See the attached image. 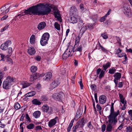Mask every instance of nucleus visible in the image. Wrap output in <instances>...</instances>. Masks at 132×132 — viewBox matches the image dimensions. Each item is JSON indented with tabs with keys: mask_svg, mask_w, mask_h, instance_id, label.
<instances>
[{
	"mask_svg": "<svg viewBox=\"0 0 132 132\" xmlns=\"http://www.w3.org/2000/svg\"><path fill=\"white\" fill-rule=\"evenodd\" d=\"M47 6L45 7V5L43 4H38L36 5L29 7L27 10H25L24 12L19 14L15 17L16 18L18 16H19L20 18L21 16L24 15L23 14V13L29 14L30 15L32 14L38 16L48 14L51 11L52 7L50 4H47Z\"/></svg>",
	"mask_w": 132,
	"mask_h": 132,
	"instance_id": "f257e3e1",
	"label": "nucleus"
},
{
	"mask_svg": "<svg viewBox=\"0 0 132 132\" xmlns=\"http://www.w3.org/2000/svg\"><path fill=\"white\" fill-rule=\"evenodd\" d=\"M14 82V78L11 76H8L6 80L3 81V88L5 89H8L11 86V83Z\"/></svg>",
	"mask_w": 132,
	"mask_h": 132,
	"instance_id": "f03ea898",
	"label": "nucleus"
},
{
	"mask_svg": "<svg viewBox=\"0 0 132 132\" xmlns=\"http://www.w3.org/2000/svg\"><path fill=\"white\" fill-rule=\"evenodd\" d=\"M108 119V121L106 122L107 123L108 122V123L107 126L106 130L110 132L112 130L113 126L116 125L118 122V120L111 119Z\"/></svg>",
	"mask_w": 132,
	"mask_h": 132,
	"instance_id": "7ed1b4c3",
	"label": "nucleus"
},
{
	"mask_svg": "<svg viewBox=\"0 0 132 132\" xmlns=\"http://www.w3.org/2000/svg\"><path fill=\"white\" fill-rule=\"evenodd\" d=\"M50 36V34L48 32L45 33L43 34L40 40V44L42 46H45L47 43Z\"/></svg>",
	"mask_w": 132,
	"mask_h": 132,
	"instance_id": "20e7f679",
	"label": "nucleus"
},
{
	"mask_svg": "<svg viewBox=\"0 0 132 132\" xmlns=\"http://www.w3.org/2000/svg\"><path fill=\"white\" fill-rule=\"evenodd\" d=\"M110 111V113L108 118L117 120V117L119 114V110H118L116 112H115L114 107H111Z\"/></svg>",
	"mask_w": 132,
	"mask_h": 132,
	"instance_id": "39448f33",
	"label": "nucleus"
},
{
	"mask_svg": "<svg viewBox=\"0 0 132 132\" xmlns=\"http://www.w3.org/2000/svg\"><path fill=\"white\" fill-rule=\"evenodd\" d=\"M64 95L62 92H60L59 93H55L52 95V98L55 100L60 101L63 99Z\"/></svg>",
	"mask_w": 132,
	"mask_h": 132,
	"instance_id": "423d86ee",
	"label": "nucleus"
},
{
	"mask_svg": "<svg viewBox=\"0 0 132 132\" xmlns=\"http://www.w3.org/2000/svg\"><path fill=\"white\" fill-rule=\"evenodd\" d=\"M42 109L43 111L47 113L48 114H51L53 112L52 108L49 107L46 105H43L42 107Z\"/></svg>",
	"mask_w": 132,
	"mask_h": 132,
	"instance_id": "0eeeda50",
	"label": "nucleus"
},
{
	"mask_svg": "<svg viewBox=\"0 0 132 132\" xmlns=\"http://www.w3.org/2000/svg\"><path fill=\"white\" fill-rule=\"evenodd\" d=\"M76 51V50H75V47L73 48L72 46H68L65 51L66 53L69 54L70 56H71L73 55V52H75Z\"/></svg>",
	"mask_w": 132,
	"mask_h": 132,
	"instance_id": "6e6552de",
	"label": "nucleus"
},
{
	"mask_svg": "<svg viewBox=\"0 0 132 132\" xmlns=\"http://www.w3.org/2000/svg\"><path fill=\"white\" fill-rule=\"evenodd\" d=\"M11 41H7L4 43L2 44L0 47L3 50H5L7 49L8 46L11 44Z\"/></svg>",
	"mask_w": 132,
	"mask_h": 132,
	"instance_id": "1a4fd4ad",
	"label": "nucleus"
},
{
	"mask_svg": "<svg viewBox=\"0 0 132 132\" xmlns=\"http://www.w3.org/2000/svg\"><path fill=\"white\" fill-rule=\"evenodd\" d=\"M53 11L55 17L57 19H59L60 18L59 16L60 13L57 8L55 6L53 8Z\"/></svg>",
	"mask_w": 132,
	"mask_h": 132,
	"instance_id": "9d476101",
	"label": "nucleus"
},
{
	"mask_svg": "<svg viewBox=\"0 0 132 132\" xmlns=\"http://www.w3.org/2000/svg\"><path fill=\"white\" fill-rule=\"evenodd\" d=\"M121 75L119 72L116 73L114 75V81L115 84L117 85L118 82V80H119L121 77Z\"/></svg>",
	"mask_w": 132,
	"mask_h": 132,
	"instance_id": "9b49d317",
	"label": "nucleus"
},
{
	"mask_svg": "<svg viewBox=\"0 0 132 132\" xmlns=\"http://www.w3.org/2000/svg\"><path fill=\"white\" fill-rule=\"evenodd\" d=\"M58 119V117H56L54 118L48 122V126L50 127H52L55 125L57 122L56 120Z\"/></svg>",
	"mask_w": 132,
	"mask_h": 132,
	"instance_id": "f8f14e48",
	"label": "nucleus"
},
{
	"mask_svg": "<svg viewBox=\"0 0 132 132\" xmlns=\"http://www.w3.org/2000/svg\"><path fill=\"white\" fill-rule=\"evenodd\" d=\"M52 77V73L51 72H48L44 75L43 79L44 80L48 81L50 80Z\"/></svg>",
	"mask_w": 132,
	"mask_h": 132,
	"instance_id": "ddd939ff",
	"label": "nucleus"
},
{
	"mask_svg": "<svg viewBox=\"0 0 132 132\" xmlns=\"http://www.w3.org/2000/svg\"><path fill=\"white\" fill-rule=\"evenodd\" d=\"M10 7L6 8V5L2 7L1 8V11L2 13L1 14V15H4L7 13L9 11Z\"/></svg>",
	"mask_w": 132,
	"mask_h": 132,
	"instance_id": "4468645a",
	"label": "nucleus"
},
{
	"mask_svg": "<svg viewBox=\"0 0 132 132\" xmlns=\"http://www.w3.org/2000/svg\"><path fill=\"white\" fill-rule=\"evenodd\" d=\"M87 119H84L82 118L79 120L78 121L79 124L80 125V128H82L84 127L85 124L86 122Z\"/></svg>",
	"mask_w": 132,
	"mask_h": 132,
	"instance_id": "2eb2a0df",
	"label": "nucleus"
},
{
	"mask_svg": "<svg viewBox=\"0 0 132 132\" xmlns=\"http://www.w3.org/2000/svg\"><path fill=\"white\" fill-rule=\"evenodd\" d=\"M99 102L100 104H103L106 101V98L104 95L101 96L99 97Z\"/></svg>",
	"mask_w": 132,
	"mask_h": 132,
	"instance_id": "dca6fc26",
	"label": "nucleus"
},
{
	"mask_svg": "<svg viewBox=\"0 0 132 132\" xmlns=\"http://www.w3.org/2000/svg\"><path fill=\"white\" fill-rule=\"evenodd\" d=\"M46 26V23L45 22H42L38 24L37 28L38 30H41L44 29Z\"/></svg>",
	"mask_w": 132,
	"mask_h": 132,
	"instance_id": "f3484780",
	"label": "nucleus"
},
{
	"mask_svg": "<svg viewBox=\"0 0 132 132\" xmlns=\"http://www.w3.org/2000/svg\"><path fill=\"white\" fill-rule=\"evenodd\" d=\"M28 52L29 55H32L35 53L36 51L34 47H31L29 48Z\"/></svg>",
	"mask_w": 132,
	"mask_h": 132,
	"instance_id": "a211bd4d",
	"label": "nucleus"
},
{
	"mask_svg": "<svg viewBox=\"0 0 132 132\" xmlns=\"http://www.w3.org/2000/svg\"><path fill=\"white\" fill-rule=\"evenodd\" d=\"M130 11V9L129 6H124L123 11L124 14H128L127 13H129Z\"/></svg>",
	"mask_w": 132,
	"mask_h": 132,
	"instance_id": "6ab92c4d",
	"label": "nucleus"
},
{
	"mask_svg": "<svg viewBox=\"0 0 132 132\" xmlns=\"http://www.w3.org/2000/svg\"><path fill=\"white\" fill-rule=\"evenodd\" d=\"M36 94V92L35 91H32L26 94L24 96L26 97H30L34 96Z\"/></svg>",
	"mask_w": 132,
	"mask_h": 132,
	"instance_id": "aec40b11",
	"label": "nucleus"
},
{
	"mask_svg": "<svg viewBox=\"0 0 132 132\" xmlns=\"http://www.w3.org/2000/svg\"><path fill=\"white\" fill-rule=\"evenodd\" d=\"M41 112L39 111H36L35 112L33 113V116L35 118H39Z\"/></svg>",
	"mask_w": 132,
	"mask_h": 132,
	"instance_id": "412c9836",
	"label": "nucleus"
},
{
	"mask_svg": "<svg viewBox=\"0 0 132 132\" xmlns=\"http://www.w3.org/2000/svg\"><path fill=\"white\" fill-rule=\"evenodd\" d=\"M38 75L37 73H35L31 75L30 80L33 81L36 80L37 78Z\"/></svg>",
	"mask_w": 132,
	"mask_h": 132,
	"instance_id": "4be33fe9",
	"label": "nucleus"
},
{
	"mask_svg": "<svg viewBox=\"0 0 132 132\" xmlns=\"http://www.w3.org/2000/svg\"><path fill=\"white\" fill-rule=\"evenodd\" d=\"M70 22L71 23H77V19L76 18L74 17H71L69 20Z\"/></svg>",
	"mask_w": 132,
	"mask_h": 132,
	"instance_id": "5701e85b",
	"label": "nucleus"
},
{
	"mask_svg": "<svg viewBox=\"0 0 132 132\" xmlns=\"http://www.w3.org/2000/svg\"><path fill=\"white\" fill-rule=\"evenodd\" d=\"M59 83L57 80H54L51 84V85L52 88H55L58 86Z\"/></svg>",
	"mask_w": 132,
	"mask_h": 132,
	"instance_id": "b1692460",
	"label": "nucleus"
},
{
	"mask_svg": "<svg viewBox=\"0 0 132 132\" xmlns=\"http://www.w3.org/2000/svg\"><path fill=\"white\" fill-rule=\"evenodd\" d=\"M32 103L35 105H40L41 104V102L37 99H35L32 101Z\"/></svg>",
	"mask_w": 132,
	"mask_h": 132,
	"instance_id": "393cba45",
	"label": "nucleus"
},
{
	"mask_svg": "<svg viewBox=\"0 0 132 132\" xmlns=\"http://www.w3.org/2000/svg\"><path fill=\"white\" fill-rule=\"evenodd\" d=\"M111 64V63L108 62L106 64H103V69L106 71L108 68L110 66Z\"/></svg>",
	"mask_w": 132,
	"mask_h": 132,
	"instance_id": "a878e982",
	"label": "nucleus"
},
{
	"mask_svg": "<svg viewBox=\"0 0 132 132\" xmlns=\"http://www.w3.org/2000/svg\"><path fill=\"white\" fill-rule=\"evenodd\" d=\"M74 121V119H73L71 121L67 128L68 132H70V131L71 128L73 125V123Z\"/></svg>",
	"mask_w": 132,
	"mask_h": 132,
	"instance_id": "bb28decb",
	"label": "nucleus"
},
{
	"mask_svg": "<svg viewBox=\"0 0 132 132\" xmlns=\"http://www.w3.org/2000/svg\"><path fill=\"white\" fill-rule=\"evenodd\" d=\"M82 111L79 108L77 110L76 114V117L78 118L82 114Z\"/></svg>",
	"mask_w": 132,
	"mask_h": 132,
	"instance_id": "cd10ccee",
	"label": "nucleus"
},
{
	"mask_svg": "<svg viewBox=\"0 0 132 132\" xmlns=\"http://www.w3.org/2000/svg\"><path fill=\"white\" fill-rule=\"evenodd\" d=\"M77 9L75 7L72 6L71 7L70 10V12L72 14L74 15V14L76 12Z\"/></svg>",
	"mask_w": 132,
	"mask_h": 132,
	"instance_id": "c85d7f7f",
	"label": "nucleus"
},
{
	"mask_svg": "<svg viewBox=\"0 0 132 132\" xmlns=\"http://www.w3.org/2000/svg\"><path fill=\"white\" fill-rule=\"evenodd\" d=\"M87 26H84L82 27L80 30V34H81V35H82L87 30Z\"/></svg>",
	"mask_w": 132,
	"mask_h": 132,
	"instance_id": "c756f323",
	"label": "nucleus"
},
{
	"mask_svg": "<svg viewBox=\"0 0 132 132\" xmlns=\"http://www.w3.org/2000/svg\"><path fill=\"white\" fill-rule=\"evenodd\" d=\"M116 71V69L114 67L110 69L109 70V73L110 74H114Z\"/></svg>",
	"mask_w": 132,
	"mask_h": 132,
	"instance_id": "7c9ffc66",
	"label": "nucleus"
},
{
	"mask_svg": "<svg viewBox=\"0 0 132 132\" xmlns=\"http://www.w3.org/2000/svg\"><path fill=\"white\" fill-rule=\"evenodd\" d=\"M35 41V36L32 35L30 38V42L31 44L34 43Z\"/></svg>",
	"mask_w": 132,
	"mask_h": 132,
	"instance_id": "2f4dec72",
	"label": "nucleus"
},
{
	"mask_svg": "<svg viewBox=\"0 0 132 132\" xmlns=\"http://www.w3.org/2000/svg\"><path fill=\"white\" fill-rule=\"evenodd\" d=\"M99 44L100 46V48L101 50L104 53H106L108 52V50L104 47L102 46L100 42H99Z\"/></svg>",
	"mask_w": 132,
	"mask_h": 132,
	"instance_id": "473e14b6",
	"label": "nucleus"
},
{
	"mask_svg": "<svg viewBox=\"0 0 132 132\" xmlns=\"http://www.w3.org/2000/svg\"><path fill=\"white\" fill-rule=\"evenodd\" d=\"M84 24V23L83 22V21L81 19H79L78 26L79 28L81 27Z\"/></svg>",
	"mask_w": 132,
	"mask_h": 132,
	"instance_id": "72a5a7b5",
	"label": "nucleus"
},
{
	"mask_svg": "<svg viewBox=\"0 0 132 132\" xmlns=\"http://www.w3.org/2000/svg\"><path fill=\"white\" fill-rule=\"evenodd\" d=\"M87 127L90 130H92L93 129V126L92 124V122L91 121L87 123Z\"/></svg>",
	"mask_w": 132,
	"mask_h": 132,
	"instance_id": "f704fd0d",
	"label": "nucleus"
},
{
	"mask_svg": "<svg viewBox=\"0 0 132 132\" xmlns=\"http://www.w3.org/2000/svg\"><path fill=\"white\" fill-rule=\"evenodd\" d=\"M34 126V125L33 123H30L27 126V128L28 129H33Z\"/></svg>",
	"mask_w": 132,
	"mask_h": 132,
	"instance_id": "c9c22d12",
	"label": "nucleus"
},
{
	"mask_svg": "<svg viewBox=\"0 0 132 132\" xmlns=\"http://www.w3.org/2000/svg\"><path fill=\"white\" fill-rule=\"evenodd\" d=\"M22 88H26L30 86V84L28 82H23L22 83Z\"/></svg>",
	"mask_w": 132,
	"mask_h": 132,
	"instance_id": "e433bc0d",
	"label": "nucleus"
},
{
	"mask_svg": "<svg viewBox=\"0 0 132 132\" xmlns=\"http://www.w3.org/2000/svg\"><path fill=\"white\" fill-rule=\"evenodd\" d=\"M8 52L9 55H7L6 57L7 58L9 57V56L11 55L12 52V48L11 47H9L8 50Z\"/></svg>",
	"mask_w": 132,
	"mask_h": 132,
	"instance_id": "4c0bfd02",
	"label": "nucleus"
},
{
	"mask_svg": "<svg viewBox=\"0 0 132 132\" xmlns=\"http://www.w3.org/2000/svg\"><path fill=\"white\" fill-rule=\"evenodd\" d=\"M31 71L32 72H35L37 70V68L36 67L32 66L30 68Z\"/></svg>",
	"mask_w": 132,
	"mask_h": 132,
	"instance_id": "58836bf2",
	"label": "nucleus"
},
{
	"mask_svg": "<svg viewBox=\"0 0 132 132\" xmlns=\"http://www.w3.org/2000/svg\"><path fill=\"white\" fill-rule=\"evenodd\" d=\"M54 26L55 28L58 30H59L60 29V25L57 22H55L54 24Z\"/></svg>",
	"mask_w": 132,
	"mask_h": 132,
	"instance_id": "ea45409f",
	"label": "nucleus"
},
{
	"mask_svg": "<svg viewBox=\"0 0 132 132\" xmlns=\"http://www.w3.org/2000/svg\"><path fill=\"white\" fill-rule=\"evenodd\" d=\"M69 56H70L69 55V54H68V53H66V51H65L62 55L63 59H65Z\"/></svg>",
	"mask_w": 132,
	"mask_h": 132,
	"instance_id": "a19ab883",
	"label": "nucleus"
},
{
	"mask_svg": "<svg viewBox=\"0 0 132 132\" xmlns=\"http://www.w3.org/2000/svg\"><path fill=\"white\" fill-rule=\"evenodd\" d=\"M20 107V104L18 103H16L15 104L14 108L16 110L19 109Z\"/></svg>",
	"mask_w": 132,
	"mask_h": 132,
	"instance_id": "79ce46f5",
	"label": "nucleus"
},
{
	"mask_svg": "<svg viewBox=\"0 0 132 132\" xmlns=\"http://www.w3.org/2000/svg\"><path fill=\"white\" fill-rule=\"evenodd\" d=\"M104 73L105 71L103 70H102L99 76V78L100 79H101L104 76Z\"/></svg>",
	"mask_w": 132,
	"mask_h": 132,
	"instance_id": "37998d69",
	"label": "nucleus"
},
{
	"mask_svg": "<svg viewBox=\"0 0 132 132\" xmlns=\"http://www.w3.org/2000/svg\"><path fill=\"white\" fill-rule=\"evenodd\" d=\"M48 99L47 97L45 95H43L41 97V100L43 101H47Z\"/></svg>",
	"mask_w": 132,
	"mask_h": 132,
	"instance_id": "c03bdc74",
	"label": "nucleus"
},
{
	"mask_svg": "<svg viewBox=\"0 0 132 132\" xmlns=\"http://www.w3.org/2000/svg\"><path fill=\"white\" fill-rule=\"evenodd\" d=\"M101 36L104 39H106L108 38L107 34L106 32H104L101 34Z\"/></svg>",
	"mask_w": 132,
	"mask_h": 132,
	"instance_id": "a18cd8bd",
	"label": "nucleus"
},
{
	"mask_svg": "<svg viewBox=\"0 0 132 132\" xmlns=\"http://www.w3.org/2000/svg\"><path fill=\"white\" fill-rule=\"evenodd\" d=\"M9 27V25H7L6 26H5V27L3 28L1 30V32H2L7 29L8 27Z\"/></svg>",
	"mask_w": 132,
	"mask_h": 132,
	"instance_id": "49530a36",
	"label": "nucleus"
},
{
	"mask_svg": "<svg viewBox=\"0 0 132 132\" xmlns=\"http://www.w3.org/2000/svg\"><path fill=\"white\" fill-rule=\"evenodd\" d=\"M106 126L105 124H103L101 126L102 131L103 132H104L105 130Z\"/></svg>",
	"mask_w": 132,
	"mask_h": 132,
	"instance_id": "de8ad7c7",
	"label": "nucleus"
},
{
	"mask_svg": "<svg viewBox=\"0 0 132 132\" xmlns=\"http://www.w3.org/2000/svg\"><path fill=\"white\" fill-rule=\"evenodd\" d=\"M75 50H77L78 51L81 52L82 50V47L80 45L76 49L75 48Z\"/></svg>",
	"mask_w": 132,
	"mask_h": 132,
	"instance_id": "09e8293b",
	"label": "nucleus"
},
{
	"mask_svg": "<svg viewBox=\"0 0 132 132\" xmlns=\"http://www.w3.org/2000/svg\"><path fill=\"white\" fill-rule=\"evenodd\" d=\"M120 101L123 104H124V105H123V106H125L126 104V102L125 101L124 98H121V99H120Z\"/></svg>",
	"mask_w": 132,
	"mask_h": 132,
	"instance_id": "8fccbe9b",
	"label": "nucleus"
},
{
	"mask_svg": "<svg viewBox=\"0 0 132 132\" xmlns=\"http://www.w3.org/2000/svg\"><path fill=\"white\" fill-rule=\"evenodd\" d=\"M106 16L105 15L104 16L102 17L100 20V21L101 22H103L104 21L106 17Z\"/></svg>",
	"mask_w": 132,
	"mask_h": 132,
	"instance_id": "3c124183",
	"label": "nucleus"
},
{
	"mask_svg": "<svg viewBox=\"0 0 132 132\" xmlns=\"http://www.w3.org/2000/svg\"><path fill=\"white\" fill-rule=\"evenodd\" d=\"M132 131V128L130 126H128L127 128V132H131Z\"/></svg>",
	"mask_w": 132,
	"mask_h": 132,
	"instance_id": "603ef678",
	"label": "nucleus"
},
{
	"mask_svg": "<svg viewBox=\"0 0 132 132\" xmlns=\"http://www.w3.org/2000/svg\"><path fill=\"white\" fill-rule=\"evenodd\" d=\"M96 108L98 111H101L102 110L101 106L99 104H97L96 105Z\"/></svg>",
	"mask_w": 132,
	"mask_h": 132,
	"instance_id": "864d4df0",
	"label": "nucleus"
},
{
	"mask_svg": "<svg viewBox=\"0 0 132 132\" xmlns=\"http://www.w3.org/2000/svg\"><path fill=\"white\" fill-rule=\"evenodd\" d=\"M90 87L92 90H95L96 89V86L94 84H92Z\"/></svg>",
	"mask_w": 132,
	"mask_h": 132,
	"instance_id": "5fc2aeb1",
	"label": "nucleus"
},
{
	"mask_svg": "<svg viewBox=\"0 0 132 132\" xmlns=\"http://www.w3.org/2000/svg\"><path fill=\"white\" fill-rule=\"evenodd\" d=\"M79 41V37H77L76 38L75 40L76 44L74 46V47H75L77 45V43L78 44Z\"/></svg>",
	"mask_w": 132,
	"mask_h": 132,
	"instance_id": "6e6d98bb",
	"label": "nucleus"
},
{
	"mask_svg": "<svg viewBox=\"0 0 132 132\" xmlns=\"http://www.w3.org/2000/svg\"><path fill=\"white\" fill-rule=\"evenodd\" d=\"M79 84L81 89H82L83 88V86L82 82V79H81V81L79 82Z\"/></svg>",
	"mask_w": 132,
	"mask_h": 132,
	"instance_id": "4d7b16f0",
	"label": "nucleus"
},
{
	"mask_svg": "<svg viewBox=\"0 0 132 132\" xmlns=\"http://www.w3.org/2000/svg\"><path fill=\"white\" fill-rule=\"evenodd\" d=\"M26 119L28 120V121L29 122H30V119L28 114H26Z\"/></svg>",
	"mask_w": 132,
	"mask_h": 132,
	"instance_id": "13d9d810",
	"label": "nucleus"
},
{
	"mask_svg": "<svg viewBox=\"0 0 132 132\" xmlns=\"http://www.w3.org/2000/svg\"><path fill=\"white\" fill-rule=\"evenodd\" d=\"M94 97L96 102L97 103H98V101L97 99V95L96 93H95Z\"/></svg>",
	"mask_w": 132,
	"mask_h": 132,
	"instance_id": "bf43d9fd",
	"label": "nucleus"
},
{
	"mask_svg": "<svg viewBox=\"0 0 132 132\" xmlns=\"http://www.w3.org/2000/svg\"><path fill=\"white\" fill-rule=\"evenodd\" d=\"M8 17V16L7 15H6L4 16L3 17H2L1 19V20H6L7 18Z\"/></svg>",
	"mask_w": 132,
	"mask_h": 132,
	"instance_id": "052dcab7",
	"label": "nucleus"
},
{
	"mask_svg": "<svg viewBox=\"0 0 132 132\" xmlns=\"http://www.w3.org/2000/svg\"><path fill=\"white\" fill-rule=\"evenodd\" d=\"M75 128H76V129H77L79 127H80V125L79 124L78 122H77V125L74 126Z\"/></svg>",
	"mask_w": 132,
	"mask_h": 132,
	"instance_id": "680f3d73",
	"label": "nucleus"
},
{
	"mask_svg": "<svg viewBox=\"0 0 132 132\" xmlns=\"http://www.w3.org/2000/svg\"><path fill=\"white\" fill-rule=\"evenodd\" d=\"M75 128H76V129H77L79 127H80V125L79 124L78 122H77V125L74 126Z\"/></svg>",
	"mask_w": 132,
	"mask_h": 132,
	"instance_id": "e2e57ef3",
	"label": "nucleus"
},
{
	"mask_svg": "<svg viewBox=\"0 0 132 132\" xmlns=\"http://www.w3.org/2000/svg\"><path fill=\"white\" fill-rule=\"evenodd\" d=\"M75 128H76V129H77L79 127H80V125L79 124L78 122H77V125L74 126Z\"/></svg>",
	"mask_w": 132,
	"mask_h": 132,
	"instance_id": "0e129e2a",
	"label": "nucleus"
},
{
	"mask_svg": "<svg viewBox=\"0 0 132 132\" xmlns=\"http://www.w3.org/2000/svg\"><path fill=\"white\" fill-rule=\"evenodd\" d=\"M42 128L40 126H37L36 127V128L35 129V130H41L42 129Z\"/></svg>",
	"mask_w": 132,
	"mask_h": 132,
	"instance_id": "69168bd1",
	"label": "nucleus"
},
{
	"mask_svg": "<svg viewBox=\"0 0 132 132\" xmlns=\"http://www.w3.org/2000/svg\"><path fill=\"white\" fill-rule=\"evenodd\" d=\"M35 59L37 61H39L41 60V57L39 56H37L35 57Z\"/></svg>",
	"mask_w": 132,
	"mask_h": 132,
	"instance_id": "338daca9",
	"label": "nucleus"
},
{
	"mask_svg": "<svg viewBox=\"0 0 132 132\" xmlns=\"http://www.w3.org/2000/svg\"><path fill=\"white\" fill-rule=\"evenodd\" d=\"M123 123L121 124L120 125V126L118 127V129L119 130H121L123 128Z\"/></svg>",
	"mask_w": 132,
	"mask_h": 132,
	"instance_id": "774afa93",
	"label": "nucleus"
}]
</instances>
